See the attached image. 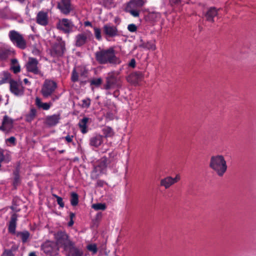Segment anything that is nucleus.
I'll return each mask as SVG.
<instances>
[{
  "instance_id": "f257e3e1",
  "label": "nucleus",
  "mask_w": 256,
  "mask_h": 256,
  "mask_svg": "<svg viewBox=\"0 0 256 256\" xmlns=\"http://www.w3.org/2000/svg\"><path fill=\"white\" fill-rule=\"evenodd\" d=\"M94 56L96 60L100 64L120 63L119 59L116 56V51L113 47L97 51L95 52Z\"/></svg>"
},
{
  "instance_id": "f03ea898",
  "label": "nucleus",
  "mask_w": 256,
  "mask_h": 256,
  "mask_svg": "<svg viewBox=\"0 0 256 256\" xmlns=\"http://www.w3.org/2000/svg\"><path fill=\"white\" fill-rule=\"evenodd\" d=\"M209 166L216 174L222 177L228 169L226 162L222 155H216L211 156Z\"/></svg>"
},
{
  "instance_id": "7ed1b4c3",
  "label": "nucleus",
  "mask_w": 256,
  "mask_h": 256,
  "mask_svg": "<svg viewBox=\"0 0 256 256\" xmlns=\"http://www.w3.org/2000/svg\"><path fill=\"white\" fill-rule=\"evenodd\" d=\"M54 238L57 246L62 247L64 250L74 242L64 231L57 232L54 234Z\"/></svg>"
},
{
  "instance_id": "20e7f679",
  "label": "nucleus",
  "mask_w": 256,
  "mask_h": 256,
  "mask_svg": "<svg viewBox=\"0 0 256 256\" xmlns=\"http://www.w3.org/2000/svg\"><path fill=\"white\" fill-rule=\"evenodd\" d=\"M8 37L12 42L17 48L24 50L26 48V42L23 36L15 30L9 32Z\"/></svg>"
},
{
  "instance_id": "39448f33",
  "label": "nucleus",
  "mask_w": 256,
  "mask_h": 256,
  "mask_svg": "<svg viewBox=\"0 0 256 256\" xmlns=\"http://www.w3.org/2000/svg\"><path fill=\"white\" fill-rule=\"evenodd\" d=\"M120 72L115 71L108 72L106 78V83L103 86V88L110 90L118 88L119 78L118 76Z\"/></svg>"
},
{
  "instance_id": "423d86ee",
  "label": "nucleus",
  "mask_w": 256,
  "mask_h": 256,
  "mask_svg": "<svg viewBox=\"0 0 256 256\" xmlns=\"http://www.w3.org/2000/svg\"><path fill=\"white\" fill-rule=\"evenodd\" d=\"M57 84L52 80L46 79L44 80L41 89V93L44 98L51 96L57 88Z\"/></svg>"
},
{
  "instance_id": "0eeeda50",
  "label": "nucleus",
  "mask_w": 256,
  "mask_h": 256,
  "mask_svg": "<svg viewBox=\"0 0 256 256\" xmlns=\"http://www.w3.org/2000/svg\"><path fill=\"white\" fill-rule=\"evenodd\" d=\"M103 33L105 38L108 40L109 38H114L120 36V32L116 26L110 24H106L103 26Z\"/></svg>"
},
{
  "instance_id": "6e6552de",
  "label": "nucleus",
  "mask_w": 256,
  "mask_h": 256,
  "mask_svg": "<svg viewBox=\"0 0 256 256\" xmlns=\"http://www.w3.org/2000/svg\"><path fill=\"white\" fill-rule=\"evenodd\" d=\"M66 51V44L64 41L54 44L51 48L50 54L52 57L58 58L62 57Z\"/></svg>"
},
{
  "instance_id": "1a4fd4ad",
  "label": "nucleus",
  "mask_w": 256,
  "mask_h": 256,
  "mask_svg": "<svg viewBox=\"0 0 256 256\" xmlns=\"http://www.w3.org/2000/svg\"><path fill=\"white\" fill-rule=\"evenodd\" d=\"M41 248L45 254L50 256L58 255L59 251V248L56 242L50 240L43 244L41 246Z\"/></svg>"
},
{
  "instance_id": "9d476101",
  "label": "nucleus",
  "mask_w": 256,
  "mask_h": 256,
  "mask_svg": "<svg viewBox=\"0 0 256 256\" xmlns=\"http://www.w3.org/2000/svg\"><path fill=\"white\" fill-rule=\"evenodd\" d=\"M74 24L68 18L59 20L56 24V28L62 30L64 34H70L73 31Z\"/></svg>"
},
{
  "instance_id": "9b49d317",
  "label": "nucleus",
  "mask_w": 256,
  "mask_h": 256,
  "mask_svg": "<svg viewBox=\"0 0 256 256\" xmlns=\"http://www.w3.org/2000/svg\"><path fill=\"white\" fill-rule=\"evenodd\" d=\"M92 34L90 31L86 30L77 34L75 37V46L81 47L90 40Z\"/></svg>"
},
{
  "instance_id": "f8f14e48",
  "label": "nucleus",
  "mask_w": 256,
  "mask_h": 256,
  "mask_svg": "<svg viewBox=\"0 0 256 256\" xmlns=\"http://www.w3.org/2000/svg\"><path fill=\"white\" fill-rule=\"evenodd\" d=\"M57 8L61 13L64 15L69 14L74 10V7L70 0H59Z\"/></svg>"
},
{
  "instance_id": "ddd939ff",
  "label": "nucleus",
  "mask_w": 256,
  "mask_h": 256,
  "mask_svg": "<svg viewBox=\"0 0 256 256\" xmlns=\"http://www.w3.org/2000/svg\"><path fill=\"white\" fill-rule=\"evenodd\" d=\"M38 62L36 58L30 57L26 65L27 71L34 74L42 76V72L38 68Z\"/></svg>"
},
{
  "instance_id": "4468645a",
  "label": "nucleus",
  "mask_w": 256,
  "mask_h": 256,
  "mask_svg": "<svg viewBox=\"0 0 256 256\" xmlns=\"http://www.w3.org/2000/svg\"><path fill=\"white\" fill-rule=\"evenodd\" d=\"M10 90L16 96H22L24 94V88L22 82H18L14 80L10 81Z\"/></svg>"
},
{
  "instance_id": "2eb2a0df",
  "label": "nucleus",
  "mask_w": 256,
  "mask_h": 256,
  "mask_svg": "<svg viewBox=\"0 0 256 256\" xmlns=\"http://www.w3.org/2000/svg\"><path fill=\"white\" fill-rule=\"evenodd\" d=\"M66 256H84L83 250L76 246L75 242H74L64 250Z\"/></svg>"
},
{
  "instance_id": "dca6fc26",
  "label": "nucleus",
  "mask_w": 256,
  "mask_h": 256,
  "mask_svg": "<svg viewBox=\"0 0 256 256\" xmlns=\"http://www.w3.org/2000/svg\"><path fill=\"white\" fill-rule=\"evenodd\" d=\"M144 78V74L142 72L137 71L131 73L126 78L127 81L133 84H138Z\"/></svg>"
},
{
  "instance_id": "f3484780",
  "label": "nucleus",
  "mask_w": 256,
  "mask_h": 256,
  "mask_svg": "<svg viewBox=\"0 0 256 256\" xmlns=\"http://www.w3.org/2000/svg\"><path fill=\"white\" fill-rule=\"evenodd\" d=\"M36 22L38 24L45 26L48 24V14L44 11L39 12L36 16Z\"/></svg>"
},
{
  "instance_id": "a211bd4d",
  "label": "nucleus",
  "mask_w": 256,
  "mask_h": 256,
  "mask_svg": "<svg viewBox=\"0 0 256 256\" xmlns=\"http://www.w3.org/2000/svg\"><path fill=\"white\" fill-rule=\"evenodd\" d=\"M13 123V120L7 115H5L3 118L2 126H0V130L4 132H8L12 128Z\"/></svg>"
},
{
  "instance_id": "6ab92c4d",
  "label": "nucleus",
  "mask_w": 256,
  "mask_h": 256,
  "mask_svg": "<svg viewBox=\"0 0 256 256\" xmlns=\"http://www.w3.org/2000/svg\"><path fill=\"white\" fill-rule=\"evenodd\" d=\"M104 136L100 134H95L92 136L89 140L91 146L98 148L103 142Z\"/></svg>"
},
{
  "instance_id": "aec40b11",
  "label": "nucleus",
  "mask_w": 256,
  "mask_h": 256,
  "mask_svg": "<svg viewBox=\"0 0 256 256\" xmlns=\"http://www.w3.org/2000/svg\"><path fill=\"white\" fill-rule=\"evenodd\" d=\"M60 119V114H54L52 116H48L46 118L45 123L49 126H54L59 122Z\"/></svg>"
},
{
  "instance_id": "412c9836",
  "label": "nucleus",
  "mask_w": 256,
  "mask_h": 256,
  "mask_svg": "<svg viewBox=\"0 0 256 256\" xmlns=\"http://www.w3.org/2000/svg\"><path fill=\"white\" fill-rule=\"evenodd\" d=\"M17 218L18 216L16 214H13L11 217L10 220L9 222L8 226V232L9 233L14 234H16V222H17Z\"/></svg>"
},
{
  "instance_id": "4be33fe9",
  "label": "nucleus",
  "mask_w": 256,
  "mask_h": 256,
  "mask_svg": "<svg viewBox=\"0 0 256 256\" xmlns=\"http://www.w3.org/2000/svg\"><path fill=\"white\" fill-rule=\"evenodd\" d=\"M218 10L214 7L210 8L204 14V17L208 22H214V18L218 15Z\"/></svg>"
},
{
  "instance_id": "5701e85b",
  "label": "nucleus",
  "mask_w": 256,
  "mask_h": 256,
  "mask_svg": "<svg viewBox=\"0 0 256 256\" xmlns=\"http://www.w3.org/2000/svg\"><path fill=\"white\" fill-rule=\"evenodd\" d=\"M172 180L173 178L172 176H166L160 180V186L164 187L166 189H168L174 184Z\"/></svg>"
},
{
  "instance_id": "b1692460",
  "label": "nucleus",
  "mask_w": 256,
  "mask_h": 256,
  "mask_svg": "<svg viewBox=\"0 0 256 256\" xmlns=\"http://www.w3.org/2000/svg\"><path fill=\"white\" fill-rule=\"evenodd\" d=\"M89 118L86 117H84L80 120L78 122V126L80 130L82 133L83 134H86L88 132L87 123L88 122Z\"/></svg>"
},
{
  "instance_id": "393cba45",
  "label": "nucleus",
  "mask_w": 256,
  "mask_h": 256,
  "mask_svg": "<svg viewBox=\"0 0 256 256\" xmlns=\"http://www.w3.org/2000/svg\"><path fill=\"white\" fill-rule=\"evenodd\" d=\"M18 238H20L23 244H25L28 242L30 236V233L28 230L23 232H18L16 233Z\"/></svg>"
},
{
  "instance_id": "a878e982",
  "label": "nucleus",
  "mask_w": 256,
  "mask_h": 256,
  "mask_svg": "<svg viewBox=\"0 0 256 256\" xmlns=\"http://www.w3.org/2000/svg\"><path fill=\"white\" fill-rule=\"evenodd\" d=\"M126 11L134 17L136 18L139 16L140 11L136 8H134L132 4H128L126 8Z\"/></svg>"
},
{
  "instance_id": "bb28decb",
  "label": "nucleus",
  "mask_w": 256,
  "mask_h": 256,
  "mask_svg": "<svg viewBox=\"0 0 256 256\" xmlns=\"http://www.w3.org/2000/svg\"><path fill=\"white\" fill-rule=\"evenodd\" d=\"M36 104L38 108H42L44 110H49L51 106L50 103L42 102L41 100L38 97L36 98Z\"/></svg>"
},
{
  "instance_id": "cd10ccee",
  "label": "nucleus",
  "mask_w": 256,
  "mask_h": 256,
  "mask_svg": "<svg viewBox=\"0 0 256 256\" xmlns=\"http://www.w3.org/2000/svg\"><path fill=\"white\" fill-rule=\"evenodd\" d=\"M10 80H14L11 79L10 74L7 71L3 72L2 73V77L0 80V85L8 82L10 84Z\"/></svg>"
},
{
  "instance_id": "c85d7f7f",
  "label": "nucleus",
  "mask_w": 256,
  "mask_h": 256,
  "mask_svg": "<svg viewBox=\"0 0 256 256\" xmlns=\"http://www.w3.org/2000/svg\"><path fill=\"white\" fill-rule=\"evenodd\" d=\"M36 114V110L34 108H30V112L26 116V120L28 122H31L34 120Z\"/></svg>"
},
{
  "instance_id": "c756f323",
  "label": "nucleus",
  "mask_w": 256,
  "mask_h": 256,
  "mask_svg": "<svg viewBox=\"0 0 256 256\" xmlns=\"http://www.w3.org/2000/svg\"><path fill=\"white\" fill-rule=\"evenodd\" d=\"M102 131L106 138L112 137L114 134L113 129L110 126H105L102 128Z\"/></svg>"
},
{
  "instance_id": "7c9ffc66",
  "label": "nucleus",
  "mask_w": 256,
  "mask_h": 256,
  "mask_svg": "<svg viewBox=\"0 0 256 256\" xmlns=\"http://www.w3.org/2000/svg\"><path fill=\"white\" fill-rule=\"evenodd\" d=\"M110 164L107 156H104L102 157L99 160L98 164V167H100L102 170L106 168Z\"/></svg>"
},
{
  "instance_id": "2f4dec72",
  "label": "nucleus",
  "mask_w": 256,
  "mask_h": 256,
  "mask_svg": "<svg viewBox=\"0 0 256 256\" xmlns=\"http://www.w3.org/2000/svg\"><path fill=\"white\" fill-rule=\"evenodd\" d=\"M14 179L13 181V186L15 189L20 184V179L18 170H16L14 172Z\"/></svg>"
},
{
  "instance_id": "473e14b6",
  "label": "nucleus",
  "mask_w": 256,
  "mask_h": 256,
  "mask_svg": "<svg viewBox=\"0 0 256 256\" xmlns=\"http://www.w3.org/2000/svg\"><path fill=\"white\" fill-rule=\"evenodd\" d=\"M78 203V196L76 192L71 194L70 204L72 206H76Z\"/></svg>"
},
{
  "instance_id": "72a5a7b5",
  "label": "nucleus",
  "mask_w": 256,
  "mask_h": 256,
  "mask_svg": "<svg viewBox=\"0 0 256 256\" xmlns=\"http://www.w3.org/2000/svg\"><path fill=\"white\" fill-rule=\"evenodd\" d=\"M94 36L98 41L102 40V31L100 28L94 26L93 28Z\"/></svg>"
},
{
  "instance_id": "f704fd0d",
  "label": "nucleus",
  "mask_w": 256,
  "mask_h": 256,
  "mask_svg": "<svg viewBox=\"0 0 256 256\" xmlns=\"http://www.w3.org/2000/svg\"><path fill=\"white\" fill-rule=\"evenodd\" d=\"M128 4H132V6L134 8H141L144 4V2L143 0H134L132 1H130Z\"/></svg>"
},
{
  "instance_id": "c9c22d12",
  "label": "nucleus",
  "mask_w": 256,
  "mask_h": 256,
  "mask_svg": "<svg viewBox=\"0 0 256 256\" xmlns=\"http://www.w3.org/2000/svg\"><path fill=\"white\" fill-rule=\"evenodd\" d=\"M102 82V78H94L90 80V84L91 86H95L96 87L99 86Z\"/></svg>"
},
{
  "instance_id": "e433bc0d",
  "label": "nucleus",
  "mask_w": 256,
  "mask_h": 256,
  "mask_svg": "<svg viewBox=\"0 0 256 256\" xmlns=\"http://www.w3.org/2000/svg\"><path fill=\"white\" fill-rule=\"evenodd\" d=\"M92 208L96 210H105L106 208V206L104 204L98 203L94 204L92 206Z\"/></svg>"
},
{
  "instance_id": "4c0bfd02",
  "label": "nucleus",
  "mask_w": 256,
  "mask_h": 256,
  "mask_svg": "<svg viewBox=\"0 0 256 256\" xmlns=\"http://www.w3.org/2000/svg\"><path fill=\"white\" fill-rule=\"evenodd\" d=\"M116 156V154L114 152H111L108 154V156L107 157V160H108V163L110 164L115 162Z\"/></svg>"
},
{
  "instance_id": "58836bf2",
  "label": "nucleus",
  "mask_w": 256,
  "mask_h": 256,
  "mask_svg": "<svg viewBox=\"0 0 256 256\" xmlns=\"http://www.w3.org/2000/svg\"><path fill=\"white\" fill-rule=\"evenodd\" d=\"M71 80L72 82H78V74L76 72L75 68H74L72 70V72Z\"/></svg>"
},
{
  "instance_id": "ea45409f",
  "label": "nucleus",
  "mask_w": 256,
  "mask_h": 256,
  "mask_svg": "<svg viewBox=\"0 0 256 256\" xmlns=\"http://www.w3.org/2000/svg\"><path fill=\"white\" fill-rule=\"evenodd\" d=\"M87 249L93 254H96L98 252L97 246L96 244H90L87 246Z\"/></svg>"
},
{
  "instance_id": "a19ab883",
  "label": "nucleus",
  "mask_w": 256,
  "mask_h": 256,
  "mask_svg": "<svg viewBox=\"0 0 256 256\" xmlns=\"http://www.w3.org/2000/svg\"><path fill=\"white\" fill-rule=\"evenodd\" d=\"M52 195L54 198H56L58 204L60 206V207L62 208H64V202H63L62 198L56 194H53Z\"/></svg>"
},
{
  "instance_id": "79ce46f5",
  "label": "nucleus",
  "mask_w": 256,
  "mask_h": 256,
  "mask_svg": "<svg viewBox=\"0 0 256 256\" xmlns=\"http://www.w3.org/2000/svg\"><path fill=\"white\" fill-rule=\"evenodd\" d=\"M145 48H147L148 50H154L156 49V46L154 42H146Z\"/></svg>"
},
{
  "instance_id": "37998d69",
  "label": "nucleus",
  "mask_w": 256,
  "mask_h": 256,
  "mask_svg": "<svg viewBox=\"0 0 256 256\" xmlns=\"http://www.w3.org/2000/svg\"><path fill=\"white\" fill-rule=\"evenodd\" d=\"M9 54V52L6 50H0V58L1 59H6Z\"/></svg>"
},
{
  "instance_id": "c03bdc74",
  "label": "nucleus",
  "mask_w": 256,
  "mask_h": 256,
  "mask_svg": "<svg viewBox=\"0 0 256 256\" xmlns=\"http://www.w3.org/2000/svg\"><path fill=\"white\" fill-rule=\"evenodd\" d=\"M90 105V100L88 98L82 100V106L83 108H88Z\"/></svg>"
},
{
  "instance_id": "a18cd8bd",
  "label": "nucleus",
  "mask_w": 256,
  "mask_h": 256,
  "mask_svg": "<svg viewBox=\"0 0 256 256\" xmlns=\"http://www.w3.org/2000/svg\"><path fill=\"white\" fill-rule=\"evenodd\" d=\"M137 26L135 24H131L128 25V30L132 32H136L137 30Z\"/></svg>"
},
{
  "instance_id": "49530a36",
  "label": "nucleus",
  "mask_w": 256,
  "mask_h": 256,
  "mask_svg": "<svg viewBox=\"0 0 256 256\" xmlns=\"http://www.w3.org/2000/svg\"><path fill=\"white\" fill-rule=\"evenodd\" d=\"M6 142H9L11 144L12 146H15L16 144V140L14 136H11L6 140Z\"/></svg>"
},
{
  "instance_id": "de8ad7c7",
  "label": "nucleus",
  "mask_w": 256,
  "mask_h": 256,
  "mask_svg": "<svg viewBox=\"0 0 256 256\" xmlns=\"http://www.w3.org/2000/svg\"><path fill=\"white\" fill-rule=\"evenodd\" d=\"M128 66L129 67L134 68L136 66V62L134 58H132L130 61Z\"/></svg>"
},
{
  "instance_id": "09e8293b",
  "label": "nucleus",
  "mask_w": 256,
  "mask_h": 256,
  "mask_svg": "<svg viewBox=\"0 0 256 256\" xmlns=\"http://www.w3.org/2000/svg\"><path fill=\"white\" fill-rule=\"evenodd\" d=\"M12 69L14 74H18L20 70V66L19 65L12 66Z\"/></svg>"
},
{
  "instance_id": "8fccbe9b",
  "label": "nucleus",
  "mask_w": 256,
  "mask_h": 256,
  "mask_svg": "<svg viewBox=\"0 0 256 256\" xmlns=\"http://www.w3.org/2000/svg\"><path fill=\"white\" fill-rule=\"evenodd\" d=\"M105 184V182L102 180H98L96 182V186L99 187H102Z\"/></svg>"
},
{
  "instance_id": "3c124183",
  "label": "nucleus",
  "mask_w": 256,
  "mask_h": 256,
  "mask_svg": "<svg viewBox=\"0 0 256 256\" xmlns=\"http://www.w3.org/2000/svg\"><path fill=\"white\" fill-rule=\"evenodd\" d=\"M73 137V136H70L68 134L64 138V139L68 142L70 143L72 142Z\"/></svg>"
},
{
  "instance_id": "603ef678",
  "label": "nucleus",
  "mask_w": 256,
  "mask_h": 256,
  "mask_svg": "<svg viewBox=\"0 0 256 256\" xmlns=\"http://www.w3.org/2000/svg\"><path fill=\"white\" fill-rule=\"evenodd\" d=\"M172 5L178 4L181 2L182 0H169Z\"/></svg>"
},
{
  "instance_id": "864d4df0",
  "label": "nucleus",
  "mask_w": 256,
  "mask_h": 256,
  "mask_svg": "<svg viewBox=\"0 0 256 256\" xmlns=\"http://www.w3.org/2000/svg\"><path fill=\"white\" fill-rule=\"evenodd\" d=\"M113 0H104L105 4L108 8L110 7Z\"/></svg>"
},
{
  "instance_id": "5fc2aeb1",
  "label": "nucleus",
  "mask_w": 256,
  "mask_h": 256,
  "mask_svg": "<svg viewBox=\"0 0 256 256\" xmlns=\"http://www.w3.org/2000/svg\"><path fill=\"white\" fill-rule=\"evenodd\" d=\"M180 180V176L179 175H176L175 178H173V184H174L176 183Z\"/></svg>"
},
{
  "instance_id": "6e6d98bb",
  "label": "nucleus",
  "mask_w": 256,
  "mask_h": 256,
  "mask_svg": "<svg viewBox=\"0 0 256 256\" xmlns=\"http://www.w3.org/2000/svg\"><path fill=\"white\" fill-rule=\"evenodd\" d=\"M146 46V42H144L142 40H140V44H139V47L145 48Z\"/></svg>"
},
{
  "instance_id": "4d7b16f0",
  "label": "nucleus",
  "mask_w": 256,
  "mask_h": 256,
  "mask_svg": "<svg viewBox=\"0 0 256 256\" xmlns=\"http://www.w3.org/2000/svg\"><path fill=\"white\" fill-rule=\"evenodd\" d=\"M84 26H90L91 28L92 27V25L91 23V22H89V21H86L84 22Z\"/></svg>"
},
{
  "instance_id": "13d9d810",
  "label": "nucleus",
  "mask_w": 256,
  "mask_h": 256,
  "mask_svg": "<svg viewBox=\"0 0 256 256\" xmlns=\"http://www.w3.org/2000/svg\"><path fill=\"white\" fill-rule=\"evenodd\" d=\"M74 224V222L73 220H70V222H68V226H72Z\"/></svg>"
},
{
  "instance_id": "bf43d9fd",
  "label": "nucleus",
  "mask_w": 256,
  "mask_h": 256,
  "mask_svg": "<svg viewBox=\"0 0 256 256\" xmlns=\"http://www.w3.org/2000/svg\"><path fill=\"white\" fill-rule=\"evenodd\" d=\"M75 216V214L73 212H70V220H73V218Z\"/></svg>"
},
{
  "instance_id": "052dcab7",
  "label": "nucleus",
  "mask_w": 256,
  "mask_h": 256,
  "mask_svg": "<svg viewBox=\"0 0 256 256\" xmlns=\"http://www.w3.org/2000/svg\"><path fill=\"white\" fill-rule=\"evenodd\" d=\"M24 83L26 84H30V82L28 81V79H27V78H24Z\"/></svg>"
},
{
  "instance_id": "680f3d73",
  "label": "nucleus",
  "mask_w": 256,
  "mask_h": 256,
  "mask_svg": "<svg viewBox=\"0 0 256 256\" xmlns=\"http://www.w3.org/2000/svg\"><path fill=\"white\" fill-rule=\"evenodd\" d=\"M17 62H18V60L16 59H12V63L14 64H16Z\"/></svg>"
},
{
  "instance_id": "e2e57ef3",
  "label": "nucleus",
  "mask_w": 256,
  "mask_h": 256,
  "mask_svg": "<svg viewBox=\"0 0 256 256\" xmlns=\"http://www.w3.org/2000/svg\"><path fill=\"white\" fill-rule=\"evenodd\" d=\"M65 152H66V150H58V152H59L60 154H63V153H64Z\"/></svg>"
},
{
  "instance_id": "0e129e2a",
  "label": "nucleus",
  "mask_w": 256,
  "mask_h": 256,
  "mask_svg": "<svg viewBox=\"0 0 256 256\" xmlns=\"http://www.w3.org/2000/svg\"><path fill=\"white\" fill-rule=\"evenodd\" d=\"M2 256H12L10 254H4Z\"/></svg>"
},
{
  "instance_id": "69168bd1",
  "label": "nucleus",
  "mask_w": 256,
  "mask_h": 256,
  "mask_svg": "<svg viewBox=\"0 0 256 256\" xmlns=\"http://www.w3.org/2000/svg\"><path fill=\"white\" fill-rule=\"evenodd\" d=\"M115 22H116V18L115 19Z\"/></svg>"
}]
</instances>
